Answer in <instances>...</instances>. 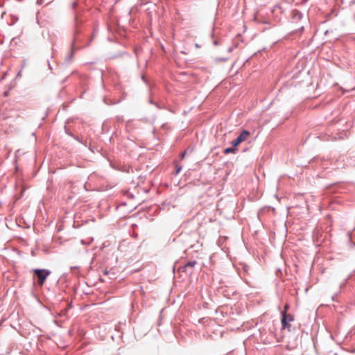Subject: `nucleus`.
<instances>
[{
	"label": "nucleus",
	"instance_id": "nucleus-18",
	"mask_svg": "<svg viewBox=\"0 0 355 355\" xmlns=\"http://www.w3.org/2000/svg\"><path fill=\"white\" fill-rule=\"evenodd\" d=\"M354 275H355V270H353L347 275V277L345 279H347V280L349 281Z\"/></svg>",
	"mask_w": 355,
	"mask_h": 355
},
{
	"label": "nucleus",
	"instance_id": "nucleus-16",
	"mask_svg": "<svg viewBox=\"0 0 355 355\" xmlns=\"http://www.w3.org/2000/svg\"><path fill=\"white\" fill-rule=\"evenodd\" d=\"M339 293H338V292H336L334 295H333L331 296V300H332L333 302H338V300H337L336 297H337V296L338 295V294H339Z\"/></svg>",
	"mask_w": 355,
	"mask_h": 355
},
{
	"label": "nucleus",
	"instance_id": "nucleus-27",
	"mask_svg": "<svg viewBox=\"0 0 355 355\" xmlns=\"http://www.w3.org/2000/svg\"><path fill=\"white\" fill-rule=\"evenodd\" d=\"M233 49H234V47L230 46V47L228 48L227 52L228 53H231L233 51Z\"/></svg>",
	"mask_w": 355,
	"mask_h": 355
},
{
	"label": "nucleus",
	"instance_id": "nucleus-3",
	"mask_svg": "<svg viewBox=\"0 0 355 355\" xmlns=\"http://www.w3.org/2000/svg\"><path fill=\"white\" fill-rule=\"evenodd\" d=\"M294 320V316L286 313H282V329H287L290 331L291 322Z\"/></svg>",
	"mask_w": 355,
	"mask_h": 355
},
{
	"label": "nucleus",
	"instance_id": "nucleus-11",
	"mask_svg": "<svg viewBox=\"0 0 355 355\" xmlns=\"http://www.w3.org/2000/svg\"><path fill=\"white\" fill-rule=\"evenodd\" d=\"M348 282L347 279H345L340 284L338 293H341V291L345 288Z\"/></svg>",
	"mask_w": 355,
	"mask_h": 355
},
{
	"label": "nucleus",
	"instance_id": "nucleus-14",
	"mask_svg": "<svg viewBox=\"0 0 355 355\" xmlns=\"http://www.w3.org/2000/svg\"><path fill=\"white\" fill-rule=\"evenodd\" d=\"M87 146H88V148L89 149V150L91 152H92L93 153H95V150H96L97 151H98V150H97L94 146L91 145L90 144L88 145L87 144Z\"/></svg>",
	"mask_w": 355,
	"mask_h": 355
},
{
	"label": "nucleus",
	"instance_id": "nucleus-28",
	"mask_svg": "<svg viewBox=\"0 0 355 355\" xmlns=\"http://www.w3.org/2000/svg\"><path fill=\"white\" fill-rule=\"evenodd\" d=\"M149 103L152 105H155L156 106H157V104L151 99L149 101Z\"/></svg>",
	"mask_w": 355,
	"mask_h": 355
},
{
	"label": "nucleus",
	"instance_id": "nucleus-20",
	"mask_svg": "<svg viewBox=\"0 0 355 355\" xmlns=\"http://www.w3.org/2000/svg\"><path fill=\"white\" fill-rule=\"evenodd\" d=\"M295 17H298L299 18L302 17V14L300 11H296Z\"/></svg>",
	"mask_w": 355,
	"mask_h": 355
},
{
	"label": "nucleus",
	"instance_id": "nucleus-8",
	"mask_svg": "<svg viewBox=\"0 0 355 355\" xmlns=\"http://www.w3.org/2000/svg\"><path fill=\"white\" fill-rule=\"evenodd\" d=\"M124 54H126V52H117V53H115L111 55L109 57V59L110 60L116 59L118 58L122 57Z\"/></svg>",
	"mask_w": 355,
	"mask_h": 355
},
{
	"label": "nucleus",
	"instance_id": "nucleus-41",
	"mask_svg": "<svg viewBox=\"0 0 355 355\" xmlns=\"http://www.w3.org/2000/svg\"><path fill=\"white\" fill-rule=\"evenodd\" d=\"M203 320H204V318H202V319L199 320V322H200V323L203 322Z\"/></svg>",
	"mask_w": 355,
	"mask_h": 355
},
{
	"label": "nucleus",
	"instance_id": "nucleus-39",
	"mask_svg": "<svg viewBox=\"0 0 355 355\" xmlns=\"http://www.w3.org/2000/svg\"><path fill=\"white\" fill-rule=\"evenodd\" d=\"M24 63H22V66H21V69L24 67V66L25 65V60L23 61Z\"/></svg>",
	"mask_w": 355,
	"mask_h": 355
},
{
	"label": "nucleus",
	"instance_id": "nucleus-7",
	"mask_svg": "<svg viewBox=\"0 0 355 355\" xmlns=\"http://www.w3.org/2000/svg\"><path fill=\"white\" fill-rule=\"evenodd\" d=\"M178 270L179 272H185L187 275H191L193 272V270L189 269L184 264L183 266H180L178 268Z\"/></svg>",
	"mask_w": 355,
	"mask_h": 355
},
{
	"label": "nucleus",
	"instance_id": "nucleus-4",
	"mask_svg": "<svg viewBox=\"0 0 355 355\" xmlns=\"http://www.w3.org/2000/svg\"><path fill=\"white\" fill-rule=\"evenodd\" d=\"M250 135V132L247 130H243L240 134L236 137V139L232 141L231 144L234 146V147L237 148V146L244 141L248 136Z\"/></svg>",
	"mask_w": 355,
	"mask_h": 355
},
{
	"label": "nucleus",
	"instance_id": "nucleus-38",
	"mask_svg": "<svg viewBox=\"0 0 355 355\" xmlns=\"http://www.w3.org/2000/svg\"><path fill=\"white\" fill-rule=\"evenodd\" d=\"M121 205L125 206L126 205V203L125 202H121Z\"/></svg>",
	"mask_w": 355,
	"mask_h": 355
},
{
	"label": "nucleus",
	"instance_id": "nucleus-32",
	"mask_svg": "<svg viewBox=\"0 0 355 355\" xmlns=\"http://www.w3.org/2000/svg\"><path fill=\"white\" fill-rule=\"evenodd\" d=\"M79 267L78 266H71V270H73V269H78Z\"/></svg>",
	"mask_w": 355,
	"mask_h": 355
},
{
	"label": "nucleus",
	"instance_id": "nucleus-37",
	"mask_svg": "<svg viewBox=\"0 0 355 355\" xmlns=\"http://www.w3.org/2000/svg\"><path fill=\"white\" fill-rule=\"evenodd\" d=\"M195 46H196V48H199V47H200L199 44H197V43H196V44H195Z\"/></svg>",
	"mask_w": 355,
	"mask_h": 355
},
{
	"label": "nucleus",
	"instance_id": "nucleus-10",
	"mask_svg": "<svg viewBox=\"0 0 355 355\" xmlns=\"http://www.w3.org/2000/svg\"><path fill=\"white\" fill-rule=\"evenodd\" d=\"M259 334H260V338L261 340H266L267 337H265V335L266 334V329H259Z\"/></svg>",
	"mask_w": 355,
	"mask_h": 355
},
{
	"label": "nucleus",
	"instance_id": "nucleus-24",
	"mask_svg": "<svg viewBox=\"0 0 355 355\" xmlns=\"http://www.w3.org/2000/svg\"><path fill=\"white\" fill-rule=\"evenodd\" d=\"M187 150H186L185 151H184L183 153H181V159H183L187 153Z\"/></svg>",
	"mask_w": 355,
	"mask_h": 355
},
{
	"label": "nucleus",
	"instance_id": "nucleus-29",
	"mask_svg": "<svg viewBox=\"0 0 355 355\" xmlns=\"http://www.w3.org/2000/svg\"><path fill=\"white\" fill-rule=\"evenodd\" d=\"M214 44L215 46L218 45V41L217 40H214Z\"/></svg>",
	"mask_w": 355,
	"mask_h": 355
},
{
	"label": "nucleus",
	"instance_id": "nucleus-34",
	"mask_svg": "<svg viewBox=\"0 0 355 355\" xmlns=\"http://www.w3.org/2000/svg\"><path fill=\"white\" fill-rule=\"evenodd\" d=\"M42 0H37V4H38V5L42 4Z\"/></svg>",
	"mask_w": 355,
	"mask_h": 355
},
{
	"label": "nucleus",
	"instance_id": "nucleus-23",
	"mask_svg": "<svg viewBox=\"0 0 355 355\" xmlns=\"http://www.w3.org/2000/svg\"><path fill=\"white\" fill-rule=\"evenodd\" d=\"M217 60H220V61H223V62H225L227 58H218L216 59Z\"/></svg>",
	"mask_w": 355,
	"mask_h": 355
},
{
	"label": "nucleus",
	"instance_id": "nucleus-19",
	"mask_svg": "<svg viewBox=\"0 0 355 355\" xmlns=\"http://www.w3.org/2000/svg\"><path fill=\"white\" fill-rule=\"evenodd\" d=\"M93 241H94V239H93V238H91V239H90V241H89L88 243H87V244H89V243H92ZM81 243H82L83 244H86V243L85 242V240H83V239H82V240H81Z\"/></svg>",
	"mask_w": 355,
	"mask_h": 355
},
{
	"label": "nucleus",
	"instance_id": "nucleus-25",
	"mask_svg": "<svg viewBox=\"0 0 355 355\" xmlns=\"http://www.w3.org/2000/svg\"><path fill=\"white\" fill-rule=\"evenodd\" d=\"M109 272H109V270H108L107 269H105V270H103V275H107L109 274Z\"/></svg>",
	"mask_w": 355,
	"mask_h": 355
},
{
	"label": "nucleus",
	"instance_id": "nucleus-1",
	"mask_svg": "<svg viewBox=\"0 0 355 355\" xmlns=\"http://www.w3.org/2000/svg\"><path fill=\"white\" fill-rule=\"evenodd\" d=\"M31 272L34 274V278L36 279V282L38 286H42L51 273V271L45 268H33Z\"/></svg>",
	"mask_w": 355,
	"mask_h": 355
},
{
	"label": "nucleus",
	"instance_id": "nucleus-15",
	"mask_svg": "<svg viewBox=\"0 0 355 355\" xmlns=\"http://www.w3.org/2000/svg\"><path fill=\"white\" fill-rule=\"evenodd\" d=\"M182 170V166L177 165L175 167V174L178 175Z\"/></svg>",
	"mask_w": 355,
	"mask_h": 355
},
{
	"label": "nucleus",
	"instance_id": "nucleus-17",
	"mask_svg": "<svg viewBox=\"0 0 355 355\" xmlns=\"http://www.w3.org/2000/svg\"><path fill=\"white\" fill-rule=\"evenodd\" d=\"M354 275H355V270H353L347 275V277L345 279H347V280L349 281Z\"/></svg>",
	"mask_w": 355,
	"mask_h": 355
},
{
	"label": "nucleus",
	"instance_id": "nucleus-36",
	"mask_svg": "<svg viewBox=\"0 0 355 355\" xmlns=\"http://www.w3.org/2000/svg\"><path fill=\"white\" fill-rule=\"evenodd\" d=\"M8 93H9V92H8V91L5 92H4V95H5L6 96H7L8 95Z\"/></svg>",
	"mask_w": 355,
	"mask_h": 355
},
{
	"label": "nucleus",
	"instance_id": "nucleus-13",
	"mask_svg": "<svg viewBox=\"0 0 355 355\" xmlns=\"http://www.w3.org/2000/svg\"><path fill=\"white\" fill-rule=\"evenodd\" d=\"M64 132L69 137H74V135L70 131V130L69 128H67V126H64Z\"/></svg>",
	"mask_w": 355,
	"mask_h": 355
},
{
	"label": "nucleus",
	"instance_id": "nucleus-9",
	"mask_svg": "<svg viewBox=\"0 0 355 355\" xmlns=\"http://www.w3.org/2000/svg\"><path fill=\"white\" fill-rule=\"evenodd\" d=\"M197 264V261L195 260H191L187 261L184 265L186 267H187L189 269L192 270V268Z\"/></svg>",
	"mask_w": 355,
	"mask_h": 355
},
{
	"label": "nucleus",
	"instance_id": "nucleus-33",
	"mask_svg": "<svg viewBox=\"0 0 355 355\" xmlns=\"http://www.w3.org/2000/svg\"><path fill=\"white\" fill-rule=\"evenodd\" d=\"M21 69L17 73V78L21 76Z\"/></svg>",
	"mask_w": 355,
	"mask_h": 355
},
{
	"label": "nucleus",
	"instance_id": "nucleus-45",
	"mask_svg": "<svg viewBox=\"0 0 355 355\" xmlns=\"http://www.w3.org/2000/svg\"><path fill=\"white\" fill-rule=\"evenodd\" d=\"M182 53L186 54L184 51H181Z\"/></svg>",
	"mask_w": 355,
	"mask_h": 355
},
{
	"label": "nucleus",
	"instance_id": "nucleus-21",
	"mask_svg": "<svg viewBox=\"0 0 355 355\" xmlns=\"http://www.w3.org/2000/svg\"><path fill=\"white\" fill-rule=\"evenodd\" d=\"M243 270H245V272H248V269H249L248 266H247L246 264H244V266H243Z\"/></svg>",
	"mask_w": 355,
	"mask_h": 355
},
{
	"label": "nucleus",
	"instance_id": "nucleus-12",
	"mask_svg": "<svg viewBox=\"0 0 355 355\" xmlns=\"http://www.w3.org/2000/svg\"><path fill=\"white\" fill-rule=\"evenodd\" d=\"M72 138H73L75 140L78 141L79 143L82 144L85 146H87V141H83L82 138L79 137L78 136H76L74 135V137H73Z\"/></svg>",
	"mask_w": 355,
	"mask_h": 355
},
{
	"label": "nucleus",
	"instance_id": "nucleus-6",
	"mask_svg": "<svg viewBox=\"0 0 355 355\" xmlns=\"http://www.w3.org/2000/svg\"><path fill=\"white\" fill-rule=\"evenodd\" d=\"M238 151V148H236V147H234V146L232 145L231 147H227V148H225L224 150H223V153L225 155H228L230 153H236V152Z\"/></svg>",
	"mask_w": 355,
	"mask_h": 355
},
{
	"label": "nucleus",
	"instance_id": "nucleus-40",
	"mask_svg": "<svg viewBox=\"0 0 355 355\" xmlns=\"http://www.w3.org/2000/svg\"><path fill=\"white\" fill-rule=\"evenodd\" d=\"M203 320H204V318H202V319L199 320V322H200V323L203 322Z\"/></svg>",
	"mask_w": 355,
	"mask_h": 355
},
{
	"label": "nucleus",
	"instance_id": "nucleus-26",
	"mask_svg": "<svg viewBox=\"0 0 355 355\" xmlns=\"http://www.w3.org/2000/svg\"><path fill=\"white\" fill-rule=\"evenodd\" d=\"M94 258H95V254H94V257H93V258L91 260V262L89 263V268H92V263L94 261Z\"/></svg>",
	"mask_w": 355,
	"mask_h": 355
},
{
	"label": "nucleus",
	"instance_id": "nucleus-42",
	"mask_svg": "<svg viewBox=\"0 0 355 355\" xmlns=\"http://www.w3.org/2000/svg\"><path fill=\"white\" fill-rule=\"evenodd\" d=\"M269 331H270L271 334H273V331L270 329Z\"/></svg>",
	"mask_w": 355,
	"mask_h": 355
},
{
	"label": "nucleus",
	"instance_id": "nucleus-2",
	"mask_svg": "<svg viewBox=\"0 0 355 355\" xmlns=\"http://www.w3.org/2000/svg\"><path fill=\"white\" fill-rule=\"evenodd\" d=\"M77 6V2L73 1L71 4V8L74 13V32L76 35H79L80 34V30L79 29L78 26L83 23V20L80 19V13L76 10Z\"/></svg>",
	"mask_w": 355,
	"mask_h": 355
},
{
	"label": "nucleus",
	"instance_id": "nucleus-5",
	"mask_svg": "<svg viewBox=\"0 0 355 355\" xmlns=\"http://www.w3.org/2000/svg\"><path fill=\"white\" fill-rule=\"evenodd\" d=\"M78 35L74 33V38L71 44V52L66 58L64 62H70L73 57V51L75 49V42L78 40Z\"/></svg>",
	"mask_w": 355,
	"mask_h": 355
},
{
	"label": "nucleus",
	"instance_id": "nucleus-43",
	"mask_svg": "<svg viewBox=\"0 0 355 355\" xmlns=\"http://www.w3.org/2000/svg\"><path fill=\"white\" fill-rule=\"evenodd\" d=\"M307 1H308V0H303V2H304V3H306V2H307Z\"/></svg>",
	"mask_w": 355,
	"mask_h": 355
},
{
	"label": "nucleus",
	"instance_id": "nucleus-31",
	"mask_svg": "<svg viewBox=\"0 0 355 355\" xmlns=\"http://www.w3.org/2000/svg\"><path fill=\"white\" fill-rule=\"evenodd\" d=\"M48 65H49V69L52 70V69H53V67H51V64H50L49 61H48Z\"/></svg>",
	"mask_w": 355,
	"mask_h": 355
},
{
	"label": "nucleus",
	"instance_id": "nucleus-35",
	"mask_svg": "<svg viewBox=\"0 0 355 355\" xmlns=\"http://www.w3.org/2000/svg\"><path fill=\"white\" fill-rule=\"evenodd\" d=\"M223 295H224V296H227L228 298H230V295L225 294L224 292H223Z\"/></svg>",
	"mask_w": 355,
	"mask_h": 355
},
{
	"label": "nucleus",
	"instance_id": "nucleus-30",
	"mask_svg": "<svg viewBox=\"0 0 355 355\" xmlns=\"http://www.w3.org/2000/svg\"><path fill=\"white\" fill-rule=\"evenodd\" d=\"M67 78L68 77H66L64 79H63L61 82V84H64L67 81Z\"/></svg>",
	"mask_w": 355,
	"mask_h": 355
},
{
	"label": "nucleus",
	"instance_id": "nucleus-44",
	"mask_svg": "<svg viewBox=\"0 0 355 355\" xmlns=\"http://www.w3.org/2000/svg\"><path fill=\"white\" fill-rule=\"evenodd\" d=\"M63 109H67V106L63 105Z\"/></svg>",
	"mask_w": 355,
	"mask_h": 355
},
{
	"label": "nucleus",
	"instance_id": "nucleus-22",
	"mask_svg": "<svg viewBox=\"0 0 355 355\" xmlns=\"http://www.w3.org/2000/svg\"><path fill=\"white\" fill-rule=\"evenodd\" d=\"M282 274V272L281 269L280 268H277V272H276V275L278 276V275H280Z\"/></svg>",
	"mask_w": 355,
	"mask_h": 355
}]
</instances>
